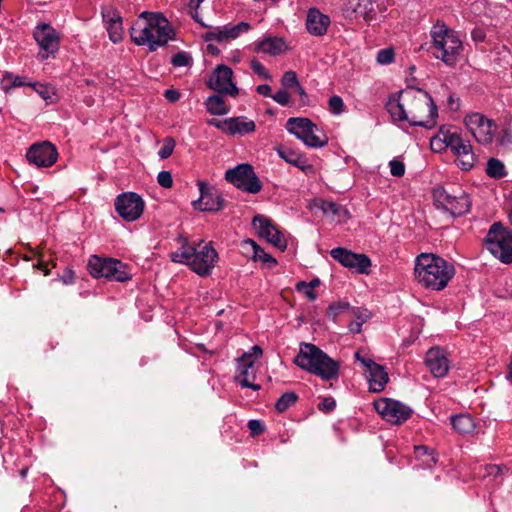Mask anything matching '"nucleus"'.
Wrapping results in <instances>:
<instances>
[{
	"mask_svg": "<svg viewBox=\"0 0 512 512\" xmlns=\"http://www.w3.org/2000/svg\"><path fill=\"white\" fill-rule=\"evenodd\" d=\"M355 358L366 368V372L370 370L372 366H375L377 364L370 358L361 356V353L359 351L355 353Z\"/></svg>",
	"mask_w": 512,
	"mask_h": 512,
	"instance_id": "nucleus-57",
	"label": "nucleus"
},
{
	"mask_svg": "<svg viewBox=\"0 0 512 512\" xmlns=\"http://www.w3.org/2000/svg\"><path fill=\"white\" fill-rule=\"evenodd\" d=\"M433 198L436 208L448 213L451 218L468 213L471 207L468 194L461 188L448 191L438 187L433 191Z\"/></svg>",
	"mask_w": 512,
	"mask_h": 512,
	"instance_id": "nucleus-7",
	"label": "nucleus"
},
{
	"mask_svg": "<svg viewBox=\"0 0 512 512\" xmlns=\"http://www.w3.org/2000/svg\"><path fill=\"white\" fill-rule=\"evenodd\" d=\"M297 399L298 396L294 392L284 393L275 403V408L278 412H284L294 405Z\"/></svg>",
	"mask_w": 512,
	"mask_h": 512,
	"instance_id": "nucleus-38",
	"label": "nucleus"
},
{
	"mask_svg": "<svg viewBox=\"0 0 512 512\" xmlns=\"http://www.w3.org/2000/svg\"><path fill=\"white\" fill-rule=\"evenodd\" d=\"M374 408L387 422L397 425L405 422L412 413L409 406L389 398L376 400Z\"/></svg>",
	"mask_w": 512,
	"mask_h": 512,
	"instance_id": "nucleus-15",
	"label": "nucleus"
},
{
	"mask_svg": "<svg viewBox=\"0 0 512 512\" xmlns=\"http://www.w3.org/2000/svg\"><path fill=\"white\" fill-rule=\"evenodd\" d=\"M438 137L456 155L458 166L462 170L467 171L474 166L476 158L469 140L464 139L455 131L444 129L440 130Z\"/></svg>",
	"mask_w": 512,
	"mask_h": 512,
	"instance_id": "nucleus-10",
	"label": "nucleus"
},
{
	"mask_svg": "<svg viewBox=\"0 0 512 512\" xmlns=\"http://www.w3.org/2000/svg\"><path fill=\"white\" fill-rule=\"evenodd\" d=\"M245 244L251 246L253 251V259L255 261H262L269 266L276 264V260L270 254L266 253L263 248L257 245L255 241L248 239L245 241Z\"/></svg>",
	"mask_w": 512,
	"mask_h": 512,
	"instance_id": "nucleus-35",
	"label": "nucleus"
},
{
	"mask_svg": "<svg viewBox=\"0 0 512 512\" xmlns=\"http://www.w3.org/2000/svg\"><path fill=\"white\" fill-rule=\"evenodd\" d=\"M386 109L394 122L431 129L436 125L438 109L428 92L407 88L389 97Z\"/></svg>",
	"mask_w": 512,
	"mask_h": 512,
	"instance_id": "nucleus-1",
	"label": "nucleus"
},
{
	"mask_svg": "<svg viewBox=\"0 0 512 512\" xmlns=\"http://www.w3.org/2000/svg\"><path fill=\"white\" fill-rule=\"evenodd\" d=\"M286 129L309 147H322L327 143V138L318 134V127L308 118H289L286 122Z\"/></svg>",
	"mask_w": 512,
	"mask_h": 512,
	"instance_id": "nucleus-11",
	"label": "nucleus"
},
{
	"mask_svg": "<svg viewBox=\"0 0 512 512\" xmlns=\"http://www.w3.org/2000/svg\"><path fill=\"white\" fill-rule=\"evenodd\" d=\"M248 428L253 435H259L264 431V426L259 420H250L248 422Z\"/></svg>",
	"mask_w": 512,
	"mask_h": 512,
	"instance_id": "nucleus-56",
	"label": "nucleus"
},
{
	"mask_svg": "<svg viewBox=\"0 0 512 512\" xmlns=\"http://www.w3.org/2000/svg\"><path fill=\"white\" fill-rule=\"evenodd\" d=\"M26 158L37 167H50L57 161L58 152L52 143L44 141L30 146Z\"/></svg>",
	"mask_w": 512,
	"mask_h": 512,
	"instance_id": "nucleus-20",
	"label": "nucleus"
},
{
	"mask_svg": "<svg viewBox=\"0 0 512 512\" xmlns=\"http://www.w3.org/2000/svg\"><path fill=\"white\" fill-rule=\"evenodd\" d=\"M368 373L369 389L372 392H380L388 382V374L383 366L376 364L372 366Z\"/></svg>",
	"mask_w": 512,
	"mask_h": 512,
	"instance_id": "nucleus-30",
	"label": "nucleus"
},
{
	"mask_svg": "<svg viewBox=\"0 0 512 512\" xmlns=\"http://www.w3.org/2000/svg\"><path fill=\"white\" fill-rule=\"evenodd\" d=\"M454 274V266L438 255L422 253L415 259V279L426 289H444Z\"/></svg>",
	"mask_w": 512,
	"mask_h": 512,
	"instance_id": "nucleus-3",
	"label": "nucleus"
},
{
	"mask_svg": "<svg viewBox=\"0 0 512 512\" xmlns=\"http://www.w3.org/2000/svg\"><path fill=\"white\" fill-rule=\"evenodd\" d=\"M207 111L212 115H225L229 112V107L220 95H212L205 102Z\"/></svg>",
	"mask_w": 512,
	"mask_h": 512,
	"instance_id": "nucleus-34",
	"label": "nucleus"
},
{
	"mask_svg": "<svg viewBox=\"0 0 512 512\" xmlns=\"http://www.w3.org/2000/svg\"><path fill=\"white\" fill-rule=\"evenodd\" d=\"M430 38L429 50L432 55L447 66H454L464 49L459 32L438 21L430 30Z\"/></svg>",
	"mask_w": 512,
	"mask_h": 512,
	"instance_id": "nucleus-4",
	"label": "nucleus"
},
{
	"mask_svg": "<svg viewBox=\"0 0 512 512\" xmlns=\"http://www.w3.org/2000/svg\"><path fill=\"white\" fill-rule=\"evenodd\" d=\"M164 95H165L166 99L169 100L170 102H175V101L179 100V98H180V92L175 89H167L165 91Z\"/></svg>",
	"mask_w": 512,
	"mask_h": 512,
	"instance_id": "nucleus-59",
	"label": "nucleus"
},
{
	"mask_svg": "<svg viewBox=\"0 0 512 512\" xmlns=\"http://www.w3.org/2000/svg\"><path fill=\"white\" fill-rule=\"evenodd\" d=\"M301 369L319 376L322 380L331 381L339 377V364L317 346L302 343L294 360Z\"/></svg>",
	"mask_w": 512,
	"mask_h": 512,
	"instance_id": "nucleus-6",
	"label": "nucleus"
},
{
	"mask_svg": "<svg viewBox=\"0 0 512 512\" xmlns=\"http://www.w3.org/2000/svg\"><path fill=\"white\" fill-rule=\"evenodd\" d=\"M272 98L275 102H277L278 104H280L282 106H286L290 102V95L285 89H280V90L276 91L272 95Z\"/></svg>",
	"mask_w": 512,
	"mask_h": 512,
	"instance_id": "nucleus-51",
	"label": "nucleus"
},
{
	"mask_svg": "<svg viewBox=\"0 0 512 512\" xmlns=\"http://www.w3.org/2000/svg\"><path fill=\"white\" fill-rule=\"evenodd\" d=\"M330 255L344 267L358 273H368L371 266V261L366 255L356 254L341 247L332 249Z\"/></svg>",
	"mask_w": 512,
	"mask_h": 512,
	"instance_id": "nucleus-22",
	"label": "nucleus"
},
{
	"mask_svg": "<svg viewBox=\"0 0 512 512\" xmlns=\"http://www.w3.org/2000/svg\"><path fill=\"white\" fill-rule=\"evenodd\" d=\"M262 353V349L258 345H255L238 359L236 380L242 387L250 388L255 391L261 388L259 384H255L253 381L256 378L254 363L262 356Z\"/></svg>",
	"mask_w": 512,
	"mask_h": 512,
	"instance_id": "nucleus-12",
	"label": "nucleus"
},
{
	"mask_svg": "<svg viewBox=\"0 0 512 512\" xmlns=\"http://www.w3.org/2000/svg\"><path fill=\"white\" fill-rule=\"evenodd\" d=\"M331 24L330 17L317 8H310L306 17L307 31L316 37L324 36Z\"/></svg>",
	"mask_w": 512,
	"mask_h": 512,
	"instance_id": "nucleus-26",
	"label": "nucleus"
},
{
	"mask_svg": "<svg viewBox=\"0 0 512 512\" xmlns=\"http://www.w3.org/2000/svg\"><path fill=\"white\" fill-rule=\"evenodd\" d=\"M192 62L191 56L187 52H178L176 53L171 60V63L175 67H185L189 66Z\"/></svg>",
	"mask_w": 512,
	"mask_h": 512,
	"instance_id": "nucleus-45",
	"label": "nucleus"
},
{
	"mask_svg": "<svg viewBox=\"0 0 512 512\" xmlns=\"http://www.w3.org/2000/svg\"><path fill=\"white\" fill-rule=\"evenodd\" d=\"M276 151L281 159L289 164L296 166L302 171H307L311 168L307 162V159L303 155L291 150L290 148L279 147L276 149Z\"/></svg>",
	"mask_w": 512,
	"mask_h": 512,
	"instance_id": "nucleus-31",
	"label": "nucleus"
},
{
	"mask_svg": "<svg viewBox=\"0 0 512 512\" xmlns=\"http://www.w3.org/2000/svg\"><path fill=\"white\" fill-rule=\"evenodd\" d=\"M207 84L209 88L219 94L232 97L238 94V88L233 82V71L227 65H218L212 72Z\"/></svg>",
	"mask_w": 512,
	"mask_h": 512,
	"instance_id": "nucleus-19",
	"label": "nucleus"
},
{
	"mask_svg": "<svg viewBox=\"0 0 512 512\" xmlns=\"http://www.w3.org/2000/svg\"><path fill=\"white\" fill-rule=\"evenodd\" d=\"M250 29V24L247 22H240L236 25H224L210 27L209 30L203 35L206 42H226L237 38L241 33L247 32Z\"/></svg>",
	"mask_w": 512,
	"mask_h": 512,
	"instance_id": "nucleus-23",
	"label": "nucleus"
},
{
	"mask_svg": "<svg viewBox=\"0 0 512 512\" xmlns=\"http://www.w3.org/2000/svg\"><path fill=\"white\" fill-rule=\"evenodd\" d=\"M415 455L418 459L422 460L424 465L428 468L432 467L437 462L434 450L424 445L415 447Z\"/></svg>",
	"mask_w": 512,
	"mask_h": 512,
	"instance_id": "nucleus-36",
	"label": "nucleus"
},
{
	"mask_svg": "<svg viewBox=\"0 0 512 512\" xmlns=\"http://www.w3.org/2000/svg\"><path fill=\"white\" fill-rule=\"evenodd\" d=\"M202 1L203 0H190L189 7H190L191 11H193V10L196 11Z\"/></svg>",
	"mask_w": 512,
	"mask_h": 512,
	"instance_id": "nucleus-64",
	"label": "nucleus"
},
{
	"mask_svg": "<svg viewBox=\"0 0 512 512\" xmlns=\"http://www.w3.org/2000/svg\"><path fill=\"white\" fill-rule=\"evenodd\" d=\"M3 88L5 90L15 88V87H22L25 85H29L30 83L26 82L25 79L21 76L13 75V74H6L3 77L2 80Z\"/></svg>",
	"mask_w": 512,
	"mask_h": 512,
	"instance_id": "nucleus-40",
	"label": "nucleus"
},
{
	"mask_svg": "<svg viewBox=\"0 0 512 512\" xmlns=\"http://www.w3.org/2000/svg\"><path fill=\"white\" fill-rule=\"evenodd\" d=\"M390 173L395 177H402L405 173V165L403 162L398 160H391L389 162Z\"/></svg>",
	"mask_w": 512,
	"mask_h": 512,
	"instance_id": "nucleus-49",
	"label": "nucleus"
},
{
	"mask_svg": "<svg viewBox=\"0 0 512 512\" xmlns=\"http://www.w3.org/2000/svg\"><path fill=\"white\" fill-rule=\"evenodd\" d=\"M175 146H176V142L173 138H171V137L165 138L162 147L158 151V156L160 157V159L169 158L172 155Z\"/></svg>",
	"mask_w": 512,
	"mask_h": 512,
	"instance_id": "nucleus-42",
	"label": "nucleus"
},
{
	"mask_svg": "<svg viewBox=\"0 0 512 512\" xmlns=\"http://www.w3.org/2000/svg\"><path fill=\"white\" fill-rule=\"evenodd\" d=\"M377 62L381 65H387L394 61V51L391 48L381 49L377 53Z\"/></svg>",
	"mask_w": 512,
	"mask_h": 512,
	"instance_id": "nucleus-46",
	"label": "nucleus"
},
{
	"mask_svg": "<svg viewBox=\"0 0 512 512\" xmlns=\"http://www.w3.org/2000/svg\"><path fill=\"white\" fill-rule=\"evenodd\" d=\"M102 15L110 40L113 43L120 42L123 38L122 19L120 15L113 10H107L103 12Z\"/></svg>",
	"mask_w": 512,
	"mask_h": 512,
	"instance_id": "nucleus-28",
	"label": "nucleus"
},
{
	"mask_svg": "<svg viewBox=\"0 0 512 512\" xmlns=\"http://www.w3.org/2000/svg\"><path fill=\"white\" fill-rule=\"evenodd\" d=\"M157 181L160 186L170 188L173 185L172 175L169 171H161L157 176Z\"/></svg>",
	"mask_w": 512,
	"mask_h": 512,
	"instance_id": "nucleus-52",
	"label": "nucleus"
},
{
	"mask_svg": "<svg viewBox=\"0 0 512 512\" xmlns=\"http://www.w3.org/2000/svg\"><path fill=\"white\" fill-rule=\"evenodd\" d=\"M288 49L286 41L282 37L264 36L254 43V51L270 56H278L285 53Z\"/></svg>",
	"mask_w": 512,
	"mask_h": 512,
	"instance_id": "nucleus-27",
	"label": "nucleus"
},
{
	"mask_svg": "<svg viewBox=\"0 0 512 512\" xmlns=\"http://www.w3.org/2000/svg\"><path fill=\"white\" fill-rule=\"evenodd\" d=\"M361 322L358 321H351L348 325L349 331L352 333H360L361 332Z\"/></svg>",
	"mask_w": 512,
	"mask_h": 512,
	"instance_id": "nucleus-61",
	"label": "nucleus"
},
{
	"mask_svg": "<svg viewBox=\"0 0 512 512\" xmlns=\"http://www.w3.org/2000/svg\"><path fill=\"white\" fill-rule=\"evenodd\" d=\"M485 474L484 476H494L497 477L498 475H502L506 470V466L501 465H495V464H488L484 467Z\"/></svg>",
	"mask_w": 512,
	"mask_h": 512,
	"instance_id": "nucleus-50",
	"label": "nucleus"
},
{
	"mask_svg": "<svg viewBox=\"0 0 512 512\" xmlns=\"http://www.w3.org/2000/svg\"><path fill=\"white\" fill-rule=\"evenodd\" d=\"M250 66H251V69L253 70V72L255 74H257L261 79H264V80L272 79V76L269 73V71L258 60H256V59L251 60Z\"/></svg>",
	"mask_w": 512,
	"mask_h": 512,
	"instance_id": "nucleus-44",
	"label": "nucleus"
},
{
	"mask_svg": "<svg viewBox=\"0 0 512 512\" xmlns=\"http://www.w3.org/2000/svg\"><path fill=\"white\" fill-rule=\"evenodd\" d=\"M256 91L260 95L272 98L273 94H271V87L269 85H267V84H262V85L257 86Z\"/></svg>",
	"mask_w": 512,
	"mask_h": 512,
	"instance_id": "nucleus-60",
	"label": "nucleus"
},
{
	"mask_svg": "<svg viewBox=\"0 0 512 512\" xmlns=\"http://www.w3.org/2000/svg\"><path fill=\"white\" fill-rule=\"evenodd\" d=\"M471 38L474 42L480 43L485 40L486 34L482 28L475 27L471 32Z\"/></svg>",
	"mask_w": 512,
	"mask_h": 512,
	"instance_id": "nucleus-58",
	"label": "nucleus"
},
{
	"mask_svg": "<svg viewBox=\"0 0 512 512\" xmlns=\"http://www.w3.org/2000/svg\"><path fill=\"white\" fill-rule=\"evenodd\" d=\"M225 179L237 188L253 194L258 193L262 188L253 167L249 164H240L233 169L227 170Z\"/></svg>",
	"mask_w": 512,
	"mask_h": 512,
	"instance_id": "nucleus-13",
	"label": "nucleus"
},
{
	"mask_svg": "<svg viewBox=\"0 0 512 512\" xmlns=\"http://www.w3.org/2000/svg\"><path fill=\"white\" fill-rule=\"evenodd\" d=\"M114 205L119 216L128 222L140 218L145 206L143 199L134 192H125L118 195Z\"/></svg>",
	"mask_w": 512,
	"mask_h": 512,
	"instance_id": "nucleus-16",
	"label": "nucleus"
},
{
	"mask_svg": "<svg viewBox=\"0 0 512 512\" xmlns=\"http://www.w3.org/2000/svg\"><path fill=\"white\" fill-rule=\"evenodd\" d=\"M90 274L95 278L103 277L107 280L125 282L131 278L126 264L112 258L92 256L88 262Z\"/></svg>",
	"mask_w": 512,
	"mask_h": 512,
	"instance_id": "nucleus-9",
	"label": "nucleus"
},
{
	"mask_svg": "<svg viewBox=\"0 0 512 512\" xmlns=\"http://www.w3.org/2000/svg\"><path fill=\"white\" fill-rule=\"evenodd\" d=\"M208 123H209L210 125H213V126H215V127L219 128V129H222V130H224V131H225V125H224V124H223V122H221V121H218V120H216V119H211V120H209V122H208Z\"/></svg>",
	"mask_w": 512,
	"mask_h": 512,
	"instance_id": "nucleus-62",
	"label": "nucleus"
},
{
	"mask_svg": "<svg viewBox=\"0 0 512 512\" xmlns=\"http://www.w3.org/2000/svg\"><path fill=\"white\" fill-rule=\"evenodd\" d=\"M449 363L446 352L439 347L431 348L426 353L425 364L436 378L444 377L447 374Z\"/></svg>",
	"mask_w": 512,
	"mask_h": 512,
	"instance_id": "nucleus-24",
	"label": "nucleus"
},
{
	"mask_svg": "<svg viewBox=\"0 0 512 512\" xmlns=\"http://www.w3.org/2000/svg\"><path fill=\"white\" fill-rule=\"evenodd\" d=\"M297 288H298V290L303 291V293L305 294V296L309 300H315L316 299L317 294L314 292V289H313L312 285H308L306 282H300L297 285Z\"/></svg>",
	"mask_w": 512,
	"mask_h": 512,
	"instance_id": "nucleus-54",
	"label": "nucleus"
},
{
	"mask_svg": "<svg viewBox=\"0 0 512 512\" xmlns=\"http://www.w3.org/2000/svg\"><path fill=\"white\" fill-rule=\"evenodd\" d=\"M223 124L225 125V132L230 135L248 134L256 128L254 121L248 120L245 117L228 118L223 121Z\"/></svg>",
	"mask_w": 512,
	"mask_h": 512,
	"instance_id": "nucleus-29",
	"label": "nucleus"
},
{
	"mask_svg": "<svg viewBox=\"0 0 512 512\" xmlns=\"http://www.w3.org/2000/svg\"><path fill=\"white\" fill-rule=\"evenodd\" d=\"M349 315L354 317L355 321L361 322V325L371 317V313L367 309L356 307L351 308Z\"/></svg>",
	"mask_w": 512,
	"mask_h": 512,
	"instance_id": "nucleus-47",
	"label": "nucleus"
},
{
	"mask_svg": "<svg viewBox=\"0 0 512 512\" xmlns=\"http://www.w3.org/2000/svg\"><path fill=\"white\" fill-rule=\"evenodd\" d=\"M465 125L476 141L480 144H490L496 131V124L480 113H471L465 117Z\"/></svg>",
	"mask_w": 512,
	"mask_h": 512,
	"instance_id": "nucleus-14",
	"label": "nucleus"
},
{
	"mask_svg": "<svg viewBox=\"0 0 512 512\" xmlns=\"http://www.w3.org/2000/svg\"><path fill=\"white\" fill-rule=\"evenodd\" d=\"M200 197L192 202L194 209L203 212H217L223 209L224 199L221 195L203 181L197 183Z\"/></svg>",
	"mask_w": 512,
	"mask_h": 512,
	"instance_id": "nucleus-21",
	"label": "nucleus"
},
{
	"mask_svg": "<svg viewBox=\"0 0 512 512\" xmlns=\"http://www.w3.org/2000/svg\"><path fill=\"white\" fill-rule=\"evenodd\" d=\"M33 36L40 47L38 53L39 59L45 60L58 51L60 37L56 30L49 24L43 23L38 25Z\"/></svg>",
	"mask_w": 512,
	"mask_h": 512,
	"instance_id": "nucleus-17",
	"label": "nucleus"
},
{
	"mask_svg": "<svg viewBox=\"0 0 512 512\" xmlns=\"http://www.w3.org/2000/svg\"><path fill=\"white\" fill-rule=\"evenodd\" d=\"M343 12L346 18L352 19L359 16L367 22L375 16L372 0H347Z\"/></svg>",
	"mask_w": 512,
	"mask_h": 512,
	"instance_id": "nucleus-25",
	"label": "nucleus"
},
{
	"mask_svg": "<svg viewBox=\"0 0 512 512\" xmlns=\"http://www.w3.org/2000/svg\"><path fill=\"white\" fill-rule=\"evenodd\" d=\"M208 123H209L210 125H213V126H215V127L219 128V129H222V130H224V131H225V125H224V124H223V122H221V121H218V120H216V119H211V120H209V122H208Z\"/></svg>",
	"mask_w": 512,
	"mask_h": 512,
	"instance_id": "nucleus-63",
	"label": "nucleus"
},
{
	"mask_svg": "<svg viewBox=\"0 0 512 512\" xmlns=\"http://www.w3.org/2000/svg\"><path fill=\"white\" fill-rule=\"evenodd\" d=\"M281 84L285 88H295L298 87L299 81L297 78V74L294 71H287L284 73L281 79Z\"/></svg>",
	"mask_w": 512,
	"mask_h": 512,
	"instance_id": "nucleus-48",
	"label": "nucleus"
},
{
	"mask_svg": "<svg viewBox=\"0 0 512 512\" xmlns=\"http://www.w3.org/2000/svg\"><path fill=\"white\" fill-rule=\"evenodd\" d=\"M313 205L314 207L320 209L326 216H330L333 219L337 216L338 221H340L342 216L346 215L347 213L343 207L331 201L317 199L314 201Z\"/></svg>",
	"mask_w": 512,
	"mask_h": 512,
	"instance_id": "nucleus-32",
	"label": "nucleus"
},
{
	"mask_svg": "<svg viewBox=\"0 0 512 512\" xmlns=\"http://www.w3.org/2000/svg\"><path fill=\"white\" fill-rule=\"evenodd\" d=\"M486 173L495 179H500L506 175L504 164L495 158H490L487 163Z\"/></svg>",
	"mask_w": 512,
	"mask_h": 512,
	"instance_id": "nucleus-37",
	"label": "nucleus"
},
{
	"mask_svg": "<svg viewBox=\"0 0 512 512\" xmlns=\"http://www.w3.org/2000/svg\"><path fill=\"white\" fill-rule=\"evenodd\" d=\"M336 406V402L332 397H324L321 402L318 404V409L323 412H331L334 410Z\"/></svg>",
	"mask_w": 512,
	"mask_h": 512,
	"instance_id": "nucleus-53",
	"label": "nucleus"
},
{
	"mask_svg": "<svg viewBox=\"0 0 512 512\" xmlns=\"http://www.w3.org/2000/svg\"><path fill=\"white\" fill-rule=\"evenodd\" d=\"M453 428L461 434H470L475 429V423L470 415L460 414L451 417Z\"/></svg>",
	"mask_w": 512,
	"mask_h": 512,
	"instance_id": "nucleus-33",
	"label": "nucleus"
},
{
	"mask_svg": "<svg viewBox=\"0 0 512 512\" xmlns=\"http://www.w3.org/2000/svg\"><path fill=\"white\" fill-rule=\"evenodd\" d=\"M485 245L502 263H512V233L501 223L492 224L485 237Z\"/></svg>",
	"mask_w": 512,
	"mask_h": 512,
	"instance_id": "nucleus-8",
	"label": "nucleus"
},
{
	"mask_svg": "<svg viewBox=\"0 0 512 512\" xmlns=\"http://www.w3.org/2000/svg\"><path fill=\"white\" fill-rule=\"evenodd\" d=\"M178 241L181 247L170 254L171 260L189 265L200 276L209 275L218 259V254L212 245L201 241L197 246H191L183 237Z\"/></svg>",
	"mask_w": 512,
	"mask_h": 512,
	"instance_id": "nucleus-5",
	"label": "nucleus"
},
{
	"mask_svg": "<svg viewBox=\"0 0 512 512\" xmlns=\"http://www.w3.org/2000/svg\"><path fill=\"white\" fill-rule=\"evenodd\" d=\"M328 108L332 114L340 115L345 111L346 107L343 99L338 95H334L328 100Z\"/></svg>",
	"mask_w": 512,
	"mask_h": 512,
	"instance_id": "nucleus-41",
	"label": "nucleus"
},
{
	"mask_svg": "<svg viewBox=\"0 0 512 512\" xmlns=\"http://www.w3.org/2000/svg\"><path fill=\"white\" fill-rule=\"evenodd\" d=\"M498 142L502 146H509L512 144V131L510 129H503L500 132Z\"/></svg>",
	"mask_w": 512,
	"mask_h": 512,
	"instance_id": "nucleus-55",
	"label": "nucleus"
},
{
	"mask_svg": "<svg viewBox=\"0 0 512 512\" xmlns=\"http://www.w3.org/2000/svg\"><path fill=\"white\" fill-rule=\"evenodd\" d=\"M29 86H32L34 90L43 98L44 100H52V97L54 95L53 89L46 85L41 83H31Z\"/></svg>",
	"mask_w": 512,
	"mask_h": 512,
	"instance_id": "nucleus-43",
	"label": "nucleus"
},
{
	"mask_svg": "<svg viewBox=\"0 0 512 512\" xmlns=\"http://www.w3.org/2000/svg\"><path fill=\"white\" fill-rule=\"evenodd\" d=\"M174 36L172 25L159 12H142L130 29L132 41L136 45L148 46L150 51L166 46Z\"/></svg>",
	"mask_w": 512,
	"mask_h": 512,
	"instance_id": "nucleus-2",
	"label": "nucleus"
},
{
	"mask_svg": "<svg viewBox=\"0 0 512 512\" xmlns=\"http://www.w3.org/2000/svg\"><path fill=\"white\" fill-rule=\"evenodd\" d=\"M351 306L347 302H338L331 304L327 310V316L329 319L336 321V318L342 313H350Z\"/></svg>",
	"mask_w": 512,
	"mask_h": 512,
	"instance_id": "nucleus-39",
	"label": "nucleus"
},
{
	"mask_svg": "<svg viewBox=\"0 0 512 512\" xmlns=\"http://www.w3.org/2000/svg\"><path fill=\"white\" fill-rule=\"evenodd\" d=\"M252 225L261 238L277 247L281 251L287 248V240L284 234L267 217L256 215L252 220Z\"/></svg>",
	"mask_w": 512,
	"mask_h": 512,
	"instance_id": "nucleus-18",
	"label": "nucleus"
}]
</instances>
